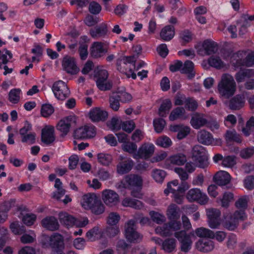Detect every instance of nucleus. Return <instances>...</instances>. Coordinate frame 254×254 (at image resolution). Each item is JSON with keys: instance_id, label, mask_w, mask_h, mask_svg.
<instances>
[{"instance_id": "obj_30", "label": "nucleus", "mask_w": 254, "mask_h": 254, "mask_svg": "<svg viewBox=\"0 0 254 254\" xmlns=\"http://www.w3.org/2000/svg\"><path fill=\"white\" fill-rule=\"evenodd\" d=\"M41 223L45 228L52 231L58 230L60 226L58 220L54 216L45 218Z\"/></svg>"}, {"instance_id": "obj_54", "label": "nucleus", "mask_w": 254, "mask_h": 254, "mask_svg": "<svg viewBox=\"0 0 254 254\" xmlns=\"http://www.w3.org/2000/svg\"><path fill=\"white\" fill-rule=\"evenodd\" d=\"M156 143L158 146L164 148H167L171 145L172 141L168 137L163 136L158 138Z\"/></svg>"}, {"instance_id": "obj_44", "label": "nucleus", "mask_w": 254, "mask_h": 254, "mask_svg": "<svg viewBox=\"0 0 254 254\" xmlns=\"http://www.w3.org/2000/svg\"><path fill=\"white\" fill-rule=\"evenodd\" d=\"M209 64L217 69L225 67V64L219 57L212 56L208 59Z\"/></svg>"}, {"instance_id": "obj_42", "label": "nucleus", "mask_w": 254, "mask_h": 254, "mask_svg": "<svg viewBox=\"0 0 254 254\" xmlns=\"http://www.w3.org/2000/svg\"><path fill=\"white\" fill-rule=\"evenodd\" d=\"M155 232L163 237H168L173 235L168 222L156 227Z\"/></svg>"}, {"instance_id": "obj_9", "label": "nucleus", "mask_w": 254, "mask_h": 254, "mask_svg": "<svg viewBox=\"0 0 254 254\" xmlns=\"http://www.w3.org/2000/svg\"><path fill=\"white\" fill-rule=\"evenodd\" d=\"M108 75V72L105 69H99L96 73V85L100 90L106 91L111 89L112 84L107 80Z\"/></svg>"}, {"instance_id": "obj_3", "label": "nucleus", "mask_w": 254, "mask_h": 254, "mask_svg": "<svg viewBox=\"0 0 254 254\" xmlns=\"http://www.w3.org/2000/svg\"><path fill=\"white\" fill-rule=\"evenodd\" d=\"M245 212L242 210H236L233 214L227 216L224 221V227L229 231H233L237 228L239 221L246 219Z\"/></svg>"}, {"instance_id": "obj_56", "label": "nucleus", "mask_w": 254, "mask_h": 254, "mask_svg": "<svg viewBox=\"0 0 254 254\" xmlns=\"http://www.w3.org/2000/svg\"><path fill=\"white\" fill-rule=\"evenodd\" d=\"M54 112L53 107L50 104H45L42 105L41 109V114L42 116L47 118L51 116Z\"/></svg>"}, {"instance_id": "obj_16", "label": "nucleus", "mask_w": 254, "mask_h": 254, "mask_svg": "<svg viewBox=\"0 0 254 254\" xmlns=\"http://www.w3.org/2000/svg\"><path fill=\"white\" fill-rule=\"evenodd\" d=\"M224 104L231 110H239L245 106V96L243 94H237L230 100L225 101Z\"/></svg>"}, {"instance_id": "obj_41", "label": "nucleus", "mask_w": 254, "mask_h": 254, "mask_svg": "<svg viewBox=\"0 0 254 254\" xmlns=\"http://www.w3.org/2000/svg\"><path fill=\"white\" fill-rule=\"evenodd\" d=\"M119 100L124 103L130 102L132 99L131 95L127 92L124 89H118L116 92L114 93Z\"/></svg>"}, {"instance_id": "obj_33", "label": "nucleus", "mask_w": 254, "mask_h": 254, "mask_svg": "<svg viewBox=\"0 0 254 254\" xmlns=\"http://www.w3.org/2000/svg\"><path fill=\"white\" fill-rule=\"evenodd\" d=\"M177 241L174 238H167L161 245V249L166 253H171L176 249Z\"/></svg>"}, {"instance_id": "obj_29", "label": "nucleus", "mask_w": 254, "mask_h": 254, "mask_svg": "<svg viewBox=\"0 0 254 254\" xmlns=\"http://www.w3.org/2000/svg\"><path fill=\"white\" fill-rule=\"evenodd\" d=\"M99 199L94 193H88L82 196L81 204L85 209L89 210Z\"/></svg>"}, {"instance_id": "obj_43", "label": "nucleus", "mask_w": 254, "mask_h": 254, "mask_svg": "<svg viewBox=\"0 0 254 254\" xmlns=\"http://www.w3.org/2000/svg\"><path fill=\"white\" fill-rule=\"evenodd\" d=\"M195 232L196 235L199 237L214 239V233L210 229L204 227H200L197 228Z\"/></svg>"}, {"instance_id": "obj_28", "label": "nucleus", "mask_w": 254, "mask_h": 254, "mask_svg": "<svg viewBox=\"0 0 254 254\" xmlns=\"http://www.w3.org/2000/svg\"><path fill=\"white\" fill-rule=\"evenodd\" d=\"M90 119L93 122L105 121L108 117V113L100 108H96L89 113Z\"/></svg>"}, {"instance_id": "obj_37", "label": "nucleus", "mask_w": 254, "mask_h": 254, "mask_svg": "<svg viewBox=\"0 0 254 254\" xmlns=\"http://www.w3.org/2000/svg\"><path fill=\"white\" fill-rule=\"evenodd\" d=\"M62 183L60 179L57 178L54 187L57 190L53 192L52 197L57 200H61V198L65 193V190L62 187Z\"/></svg>"}, {"instance_id": "obj_49", "label": "nucleus", "mask_w": 254, "mask_h": 254, "mask_svg": "<svg viewBox=\"0 0 254 254\" xmlns=\"http://www.w3.org/2000/svg\"><path fill=\"white\" fill-rule=\"evenodd\" d=\"M236 157L234 155H228L224 157L222 165L225 167L232 168L236 164Z\"/></svg>"}, {"instance_id": "obj_47", "label": "nucleus", "mask_w": 254, "mask_h": 254, "mask_svg": "<svg viewBox=\"0 0 254 254\" xmlns=\"http://www.w3.org/2000/svg\"><path fill=\"white\" fill-rule=\"evenodd\" d=\"M249 199L248 196H243L235 202V205L237 208L240 209V210L243 211L245 212V210H246L248 207Z\"/></svg>"}, {"instance_id": "obj_5", "label": "nucleus", "mask_w": 254, "mask_h": 254, "mask_svg": "<svg viewBox=\"0 0 254 254\" xmlns=\"http://www.w3.org/2000/svg\"><path fill=\"white\" fill-rule=\"evenodd\" d=\"M96 134L95 127L92 125H85L75 129L73 137L77 139H84L94 137Z\"/></svg>"}, {"instance_id": "obj_23", "label": "nucleus", "mask_w": 254, "mask_h": 254, "mask_svg": "<svg viewBox=\"0 0 254 254\" xmlns=\"http://www.w3.org/2000/svg\"><path fill=\"white\" fill-rule=\"evenodd\" d=\"M55 129L53 127H46L42 130L41 141L47 145L50 144L55 140Z\"/></svg>"}, {"instance_id": "obj_50", "label": "nucleus", "mask_w": 254, "mask_h": 254, "mask_svg": "<svg viewBox=\"0 0 254 254\" xmlns=\"http://www.w3.org/2000/svg\"><path fill=\"white\" fill-rule=\"evenodd\" d=\"M153 124L156 132L160 133L166 126V122L162 118H156L154 119Z\"/></svg>"}, {"instance_id": "obj_34", "label": "nucleus", "mask_w": 254, "mask_h": 254, "mask_svg": "<svg viewBox=\"0 0 254 254\" xmlns=\"http://www.w3.org/2000/svg\"><path fill=\"white\" fill-rule=\"evenodd\" d=\"M125 182L130 187H140L142 184V179L138 175L130 174L125 177Z\"/></svg>"}, {"instance_id": "obj_12", "label": "nucleus", "mask_w": 254, "mask_h": 254, "mask_svg": "<svg viewBox=\"0 0 254 254\" xmlns=\"http://www.w3.org/2000/svg\"><path fill=\"white\" fill-rule=\"evenodd\" d=\"M59 216L61 223L68 227L75 225L76 226L82 227L85 226L88 223L87 219L85 220L82 222H79L75 217L66 212L60 213Z\"/></svg>"}, {"instance_id": "obj_11", "label": "nucleus", "mask_w": 254, "mask_h": 254, "mask_svg": "<svg viewBox=\"0 0 254 254\" xmlns=\"http://www.w3.org/2000/svg\"><path fill=\"white\" fill-rule=\"evenodd\" d=\"M187 198L190 202L196 201L201 204H205L208 201V197L206 194L197 188L192 189L189 190L187 194Z\"/></svg>"}, {"instance_id": "obj_27", "label": "nucleus", "mask_w": 254, "mask_h": 254, "mask_svg": "<svg viewBox=\"0 0 254 254\" xmlns=\"http://www.w3.org/2000/svg\"><path fill=\"white\" fill-rule=\"evenodd\" d=\"M133 164V161L131 159L121 161L117 165V172L120 175L127 174L131 170Z\"/></svg>"}, {"instance_id": "obj_40", "label": "nucleus", "mask_w": 254, "mask_h": 254, "mask_svg": "<svg viewBox=\"0 0 254 254\" xmlns=\"http://www.w3.org/2000/svg\"><path fill=\"white\" fill-rule=\"evenodd\" d=\"M169 161L172 164L183 165L187 162V157L183 153H177L171 156L169 158Z\"/></svg>"}, {"instance_id": "obj_10", "label": "nucleus", "mask_w": 254, "mask_h": 254, "mask_svg": "<svg viewBox=\"0 0 254 254\" xmlns=\"http://www.w3.org/2000/svg\"><path fill=\"white\" fill-rule=\"evenodd\" d=\"M208 226L211 229H217L221 224V212L216 208H210L206 210Z\"/></svg>"}, {"instance_id": "obj_25", "label": "nucleus", "mask_w": 254, "mask_h": 254, "mask_svg": "<svg viewBox=\"0 0 254 254\" xmlns=\"http://www.w3.org/2000/svg\"><path fill=\"white\" fill-rule=\"evenodd\" d=\"M197 139L200 143L205 145H212L214 142L212 134L204 129L198 132Z\"/></svg>"}, {"instance_id": "obj_32", "label": "nucleus", "mask_w": 254, "mask_h": 254, "mask_svg": "<svg viewBox=\"0 0 254 254\" xmlns=\"http://www.w3.org/2000/svg\"><path fill=\"white\" fill-rule=\"evenodd\" d=\"M166 215L169 220H178L181 216L180 208L175 204L170 205L167 209Z\"/></svg>"}, {"instance_id": "obj_21", "label": "nucleus", "mask_w": 254, "mask_h": 254, "mask_svg": "<svg viewBox=\"0 0 254 254\" xmlns=\"http://www.w3.org/2000/svg\"><path fill=\"white\" fill-rule=\"evenodd\" d=\"M190 123L194 128L197 129L207 125L208 123L205 115L196 112L192 115Z\"/></svg>"}, {"instance_id": "obj_59", "label": "nucleus", "mask_w": 254, "mask_h": 254, "mask_svg": "<svg viewBox=\"0 0 254 254\" xmlns=\"http://www.w3.org/2000/svg\"><path fill=\"white\" fill-rule=\"evenodd\" d=\"M233 197L234 194L232 192L224 193L221 199V206L225 208L228 207L229 205V202L233 199Z\"/></svg>"}, {"instance_id": "obj_52", "label": "nucleus", "mask_w": 254, "mask_h": 254, "mask_svg": "<svg viewBox=\"0 0 254 254\" xmlns=\"http://www.w3.org/2000/svg\"><path fill=\"white\" fill-rule=\"evenodd\" d=\"M166 176V172L162 170L155 169L152 171V177L156 182L162 183Z\"/></svg>"}, {"instance_id": "obj_17", "label": "nucleus", "mask_w": 254, "mask_h": 254, "mask_svg": "<svg viewBox=\"0 0 254 254\" xmlns=\"http://www.w3.org/2000/svg\"><path fill=\"white\" fill-rule=\"evenodd\" d=\"M218 50L217 44L210 40L204 41L202 45V48L198 49L197 54L201 55H210L216 53Z\"/></svg>"}, {"instance_id": "obj_13", "label": "nucleus", "mask_w": 254, "mask_h": 254, "mask_svg": "<svg viewBox=\"0 0 254 254\" xmlns=\"http://www.w3.org/2000/svg\"><path fill=\"white\" fill-rule=\"evenodd\" d=\"M76 118L74 115H70L61 120L57 126L58 130L63 133V135H65L69 131L70 127L75 126Z\"/></svg>"}, {"instance_id": "obj_35", "label": "nucleus", "mask_w": 254, "mask_h": 254, "mask_svg": "<svg viewBox=\"0 0 254 254\" xmlns=\"http://www.w3.org/2000/svg\"><path fill=\"white\" fill-rule=\"evenodd\" d=\"M193 63L189 60L186 61L181 69V72L183 74H188L189 79H191L194 77L195 73L193 72Z\"/></svg>"}, {"instance_id": "obj_57", "label": "nucleus", "mask_w": 254, "mask_h": 254, "mask_svg": "<svg viewBox=\"0 0 254 254\" xmlns=\"http://www.w3.org/2000/svg\"><path fill=\"white\" fill-rule=\"evenodd\" d=\"M185 107L189 111H193L197 108V103L195 100L192 98H185Z\"/></svg>"}, {"instance_id": "obj_1", "label": "nucleus", "mask_w": 254, "mask_h": 254, "mask_svg": "<svg viewBox=\"0 0 254 254\" xmlns=\"http://www.w3.org/2000/svg\"><path fill=\"white\" fill-rule=\"evenodd\" d=\"M218 89L222 97L228 99L232 96L236 90V84L233 77L230 74H223L218 85Z\"/></svg>"}, {"instance_id": "obj_62", "label": "nucleus", "mask_w": 254, "mask_h": 254, "mask_svg": "<svg viewBox=\"0 0 254 254\" xmlns=\"http://www.w3.org/2000/svg\"><path fill=\"white\" fill-rule=\"evenodd\" d=\"M194 36L192 33H180L179 38L183 44H186L190 42L193 39Z\"/></svg>"}, {"instance_id": "obj_61", "label": "nucleus", "mask_w": 254, "mask_h": 254, "mask_svg": "<svg viewBox=\"0 0 254 254\" xmlns=\"http://www.w3.org/2000/svg\"><path fill=\"white\" fill-rule=\"evenodd\" d=\"M120 219V216L116 212H111L108 217V223L111 226L116 225Z\"/></svg>"}, {"instance_id": "obj_39", "label": "nucleus", "mask_w": 254, "mask_h": 254, "mask_svg": "<svg viewBox=\"0 0 254 254\" xmlns=\"http://www.w3.org/2000/svg\"><path fill=\"white\" fill-rule=\"evenodd\" d=\"M122 205L126 207H130L134 209H139L143 207L141 201L139 200L130 198H126L122 201Z\"/></svg>"}, {"instance_id": "obj_53", "label": "nucleus", "mask_w": 254, "mask_h": 254, "mask_svg": "<svg viewBox=\"0 0 254 254\" xmlns=\"http://www.w3.org/2000/svg\"><path fill=\"white\" fill-rule=\"evenodd\" d=\"M89 7L88 10L92 14L97 15L98 14L101 9L102 7L101 5L98 3L97 2L95 1H92L88 3Z\"/></svg>"}, {"instance_id": "obj_38", "label": "nucleus", "mask_w": 254, "mask_h": 254, "mask_svg": "<svg viewBox=\"0 0 254 254\" xmlns=\"http://www.w3.org/2000/svg\"><path fill=\"white\" fill-rule=\"evenodd\" d=\"M172 106V102L170 99H167L164 100L158 110L159 116L161 117H166Z\"/></svg>"}, {"instance_id": "obj_24", "label": "nucleus", "mask_w": 254, "mask_h": 254, "mask_svg": "<svg viewBox=\"0 0 254 254\" xmlns=\"http://www.w3.org/2000/svg\"><path fill=\"white\" fill-rule=\"evenodd\" d=\"M189 188L187 182H183L181 185L177 187V189L172 190L174 201L178 204H182L184 199V195L185 191Z\"/></svg>"}, {"instance_id": "obj_26", "label": "nucleus", "mask_w": 254, "mask_h": 254, "mask_svg": "<svg viewBox=\"0 0 254 254\" xmlns=\"http://www.w3.org/2000/svg\"><path fill=\"white\" fill-rule=\"evenodd\" d=\"M213 179L218 185L223 186L230 183L231 176L228 172L224 171H220L215 174Z\"/></svg>"}, {"instance_id": "obj_64", "label": "nucleus", "mask_w": 254, "mask_h": 254, "mask_svg": "<svg viewBox=\"0 0 254 254\" xmlns=\"http://www.w3.org/2000/svg\"><path fill=\"white\" fill-rule=\"evenodd\" d=\"M249 69H246L239 71L235 75L236 81L238 83L243 82L246 77H249Z\"/></svg>"}, {"instance_id": "obj_22", "label": "nucleus", "mask_w": 254, "mask_h": 254, "mask_svg": "<svg viewBox=\"0 0 254 254\" xmlns=\"http://www.w3.org/2000/svg\"><path fill=\"white\" fill-rule=\"evenodd\" d=\"M48 242L52 250H63L64 248L63 238L59 234H55L49 237Z\"/></svg>"}, {"instance_id": "obj_4", "label": "nucleus", "mask_w": 254, "mask_h": 254, "mask_svg": "<svg viewBox=\"0 0 254 254\" xmlns=\"http://www.w3.org/2000/svg\"><path fill=\"white\" fill-rule=\"evenodd\" d=\"M175 237L180 243L181 251L184 253H188L191 248L192 241L191 237H193L192 233L187 234L186 231H180L174 234Z\"/></svg>"}, {"instance_id": "obj_15", "label": "nucleus", "mask_w": 254, "mask_h": 254, "mask_svg": "<svg viewBox=\"0 0 254 254\" xmlns=\"http://www.w3.org/2000/svg\"><path fill=\"white\" fill-rule=\"evenodd\" d=\"M62 66L64 70L71 75L76 74L79 71L75 59L70 56H66L63 58Z\"/></svg>"}, {"instance_id": "obj_45", "label": "nucleus", "mask_w": 254, "mask_h": 254, "mask_svg": "<svg viewBox=\"0 0 254 254\" xmlns=\"http://www.w3.org/2000/svg\"><path fill=\"white\" fill-rule=\"evenodd\" d=\"M225 138L227 142L235 141L240 143L242 141L240 135L235 130H227L225 134Z\"/></svg>"}, {"instance_id": "obj_46", "label": "nucleus", "mask_w": 254, "mask_h": 254, "mask_svg": "<svg viewBox=\"0 0 254 254\" xmlns=\"http://www.w3.org/2000/svg\"><path fill=\"white\" fill-rule=\"evenodd\" d=\"M97 159L101 165L108 166L112 161V157L109 154L100 153L97 154Z\"/></svg>"}, {"instance_id": "obj_36", "label": "nucleus", "mask_w": 254, "mask_h": 254, "mask_svg": "<svg viewBox=\"0 0 254 254\" xmlns=\"http://www.w3.org/2000/svg\"><path fill=\"white\" fill-rule=\"evenodd\" d=\"M186 111L183 107H177L173 109L169 116V120L171 121L178 119L185 120L187 116L185 115Z\"/></svg>"}, {"instance_id": "obj_58", "label": "nucleus", "mask_w": 254, "mask_h": 254, "mask_svg": "<svg viewBox=\"0 0 254 254\" xmlns=\"http://www.w3.org/2000/svg\"><path fill=\"white\" fill-rule=\"evenodd\" d=\"M122 148L124 151L132 154L137 150V145L133 142H126L122 145Z\"/></svg>"}, {"instance_id": "obj_63", "label": "nucleus", "mask_w": 254, "mask_h": 254, "mask_svg": "<svg viewBox=\"0 0 254 254\" xmlns=\"http://www.w3.org/2000/svg\"><path fill=\"white\" fill-rule=\"evenodd\" d=\"M36 134L35 133H30L22 136L21 141L23 143H27L31 145L35 142Z\"/></svg>"}, {"instance_id": "obj_48", "label": "nucleus", "mask_w": 254, "mask_h": 254, "mask_svg": "<svg viewBox=\"0 0 254 254\" xmlns=\"http://www.w3.org/2000/svg\"><path fill=\"white\" fill-rule=\"evenodd\" d=\"M109 102L111 109L116 112L119 111L120 107V100L114 93L109 97Z\"/></svg>"}, {"instance_id": "obj_18", "label": "nucleus", "mask_w": 254, "mask_h": 254, "mask_svg": "<svg viewBox=\"0 0 254 254\" xmlns=\"http://www.w3.org/2000/svg\"><path fill=\"white\" fill-rule=\"evenodd\" d=\"M154 148L153 144L145 143L139 148L137 153L134 154V158L147 159L153 155Z\"/></svg>"}, {"instance_id": "obj_60", "label": "nucleus", "mask_w": 254, "mask_h": 254, "mask_svg": "<svg viewBox=\"0 0 254 254\" xmlns=\"http://www.w3.org/2000/svg\"><path fill=\"white\" fill-rule=\"evenodd\" d=\"M150 214L152 221L158 224H161L166 221L165 217L159 213L152 211L150 213Z\"/></svg>"}, {"instance_id": "obj_55", "label": "nucleus", "mask_w": 254, "mask_h": 254, "mask_svg": "<svg viewBox=\"0 0 254 254\" xmlns=\"http://www.w3.org/2000/svg\"><path fill=\"white\" fill-rule=\"evenodd\" d=\"M20 90L19 89H13L10 90L9 93V100L13 104L18 102L20 99Z\"/></svg>"}, {"instance_id": "obj_6", "label": "nucleus", "mask_w": 254, "mask_h": 254, "mask_svg": "<svg viewBox=\"0 0 254 254\" xmlns=\"http://www.w3.org/2000/svg\"><path fill=\"white\" fill-rule=\"evenodd\" d=\"M52 91L56 98L64 100L70 95V91L65 83L62 80H59L54 83Z\"/></svg>"}, {"instance_id": "obj_14", "label": "nucleus", "mask_w": 254, "mask_h": 254, "mask_svg": "<svg viewBox=\"0 0 254 254\" xmlns=\"http://www.w3.org/2000/svg\"><path fill=\"white\" fill-rule=\"evenodd\" d=\"M136 61V57L134 55L122 57L117 60V69L121 72L127 74V69L130 68L128 66V64H133L135 67Z\"/></svg>"}, {"instance_id": "obj_7", "label": "nucleus", "mask_w": 254, "mask_h": 254, "mask_svg": "<svg viewBox=\"0 0 254 254\" xmlns=\"http://www.w3.org/2000/svg\"><path fill=\"white\" fill-rule=\"evenodd\" d=\"M192 157L197 166L204 168L207 164V156L205 148L201 145H195L192 149Z\"/></svg>"}, {"instance_id": "obj_51", "label": "nucleus", "mask_w": 254, "mask_h": 254, "mask_svg": "<svg viewBox=\"0 0 254 254\" xmlns=\"http://www.w3.org/2000/svg\"><path fill=\"white\" fill-rule=\"evenodd\" d=\"M89 210H90L93 213L96 215H99L104 212L105 208L104 204L99 199Z\"/></svg>"}, {"instance_id": "obj_2", "label": "nucleus", "mask_w": 254, "mask_h": 254, "mask_svg": "<svg viewBox=\"0 0 254 254\" xmlns=\"http://www.w3.org/2000/svg\"><path fill=\"white\" fill-rule=\"evenodd\" d=\"M246 52L239 51L234 54L231 58V62L236 67L241 66L251 67L254 65V52H252L246 56Z\"/></svg>"}, {"instance_id": "obj_8", "label": "nucleus", "mask_w": 254, "mask_h": 254, "mask_svg": "<svg viewBox=\"0 0 254 254\" xmlns=\"http://www.w3.org/2000/svg\"><path fill=\"white\" fill-rule=\"evenodd\" d=\"M136 224L134 220H130L125 225L126 237L131 243L139 242L142 239V236L136 231Z\"/></svg>"}, {"instance_id": "obj_31", "label": "nucleus", "mask_w": 254, "mask_h": 254, "mask_svg": "<svg viewBox=\"0 0 254 254\" xmlns=\"http://www.w3.org/2000/svg\"><path fill=\"white\" fill-rule=\"evenodd\" d=\"M195 247L200 252L206 253L212 251L214 248L212 241L207 239H200L195 244Z\"/></svg>"}, {"instance_id": "obj_19", "label": "nucleus", "mask_w": 254, "mask_h": 254, "mask_svg": "<svg viewBox=\"0 0 254 254\" xmlns=\"http://www.w3.org/2000/svg\"><path fill=\"white\" fill-rule=\"evenodd\" d=\"M107 52V47L101 42H94L90 48V55L94 59H100L104 57Z\"/></svg>"}, {"instance_id": "obj_20", "label": "nucleus", "mask_w": 254, "mask_h": 254, "mask_svg": "<svg viewBox=\"0 0 254 254\" xmlns=\"http://www.w3.org/2000/svg\"><path fill=\"white\" fill-rule=\"evenodd\" d=\"M102 199L106 205L110 206L116 205L119 200L118 194L111 190H106L103 191Z\"/></svg>"}]
</instances>
